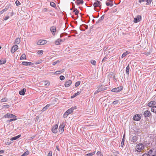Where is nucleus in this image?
<instances>
[{
	"label": "nucleus",
	"instance_id": "nucleus-57",
	"mask_svg": "<svg viewBox=\"0 0 156 156\" xmlns=\"http://www.w3.org/2000/svg\"><path fill=\"white\" fill-rule=\"evenodd\" d=\"M75 12V14L76 15H77L78 14V13H79V11L77 10Z\"/></svg>",
	"mask_w": 156,
	"mask_h": 156
},
{
	"label": "nucleus",
	"instance_id": "nucleus-3",
	"mask_svg": "<svg viewBox=\"0 0 156 156\" xmlns=\"http://www.w3.org/2000/svg\"><path fill=\"white\" fill-rule=\"evenodd\" d=\"M47 41L43 39H40L37 42V44L39 45H42L46 44L47 43Z\"/></svg>",
	"mask_w": 156,
	"mask_h": 156
},
{
	"label": "nucleus",
	"instance_id": "nucleus-56",
	"mask_svg": "<svg viewBox=\"0 0 156 156\" xmlns=\"http://www.w3.org/2000/svg\"><path fill=\"white\" fill-rule=\"evenodd\" d=\"M48 10V9L47 8H45L44 10L43 11L44 12H47Z\"/></svg>",
	"mask_w": 156,
	"mask_h": 156
},
{
	"label": "nucleus",
	"instance_id": "nucleus-60",
	"mask_svg": "<svg viewBox=\"0 0 156 156\" xmlns=\"http://www.w3.org/2000/svg\"><path fill=\"white\" fill-rule=\"evenodd\" d=\"M77 10V9H74L73 10V11L74 12H76V11Z\"/></svg>",
	"mask_w": 156,
	"mask_h": 156
},
{
	"label": "nucleus",
	"instance_id": "nucleus-15",
	"mask_svg": "<svg viewBox=\"0 0 156 156\" xmlns=\"http://www.w3.org/2000/svg\"><path fill=\"white\" fill-rule=\"evenodd\" d=\"M137 140V137L136 136H134L132 137L131 141L132 144L136 142Z\"/></svg>",
	"mask_w": 156,
	"mask_h": 156
},
{
	"label": "nucleus",
	"instance_id": "nucleus-36",
	"mask_svg": "<svg viewBox=\"0 0 156 156\" xmlns=\"http://www.w3.org/2000/svg\"><path fill=\"white\" fill-rule=\"evenodd\" d=\"M91 63L92 64L95 66L96 65V61L94 60H92L90 61Z\"/></svg>",
	"mask_w": 156,
	"mask_h": 156
},
{
	"label": "nucleus",
	"instance_id": "nucleus-20",
	"mask_svg": "<svg viewBox=\"0 0 156 156\" xmlns=\"http://www.w3.org/2000/svg\"><path fill=\"white\" fill-rule=\"evenodd\" d=\"M64 71L65 70L64 69H62L61 70L57 71H56L54 73V74L55 75L63 73Z\"/></svg>",
	"mask_w": 156,
	"mask_h": 156
},
{
	"label": "nucleus",
	"instance_id": "nucleus-59",
	"mask_svg": "<svg viewBox=\"0 0 156 156\" xmlns=\"http://www.w3.org/2000/svg\"><path fill=\"white\" fill-rule=\"evenodd\" d=\"M97 154L98 155L100 154H101V152L100 151H98L97 153Z\"/></svg>",
	"mask_w": 156,
	"mask_h": 156
},
{
	"label": "nucleus",
	"instance_id": "nucleus-55",
	"mask_svg": "<svg viewBox=\"0 0 156 156\" xmlns=\"http://www.w3.org/2000/svg\"><path fill=\"white\" fill-rule=\"evenodd\" d=\"M146 0H139V2L140 3H141L142 2H144Z\"/></svg>",
	"mask_w": 156,
	"mask_h": 156
},
{
	"label": "nucleus",
	"instance_id": "nucleus-19",
	"mask_svg": "<svg viewBox=\"0 0 156 156\" xmlns=\"http://www.w3.org/2000/svg\"><path fill=\"white\" fill-rule=\"evenodd\" d=\"M62 41V40L61 39H58L55 41V44L56 45H59L60 44V42Z\"/></svg>",
	"mask_w": 156,
	"mask_h": 156
},
{
	"label": "nucleus",
	"instance_id": "nucleus-62",
	"mask_svg": "<svg viewBox=\"0 0 156 156\" xmlns=\"http://www.w3.org/2000/svg\"><path fill=\"white\" fill-rule=\"evenodd\" d=\"M152 151H151V150H150L149 151V154H151V152H152Z\"/></svg>",
	"mask_w": 156,
	"mask_h": 156
},
{
	"label": "nucleus",
	"instance_id": "nucleus-35",
	"mask_svg": "<svg viewBox=\"0 0 156 156\" xmlns=\"http://www.w3.org/2000/svg\"><path fill=\"white\" fill-rule=\"evenodd\" d=\"M8 101V99L6 98H4L1 100V101L2 102H6Z\"/></svg>",
	"mask_w": 156,
	"mask_h": 156
},
{
	"label": "nucleus",
	"instance_id": "nucleus-46",
	"mask_svg": "<svg viewBox=\"0 0 156 156\" xmlns=\"http://www.w3.org/2000/svg\"><path fill=\"white\" fill-rule=\"evenodd\" d=\"M9 18V16H6L4 18V20H8Z\"/></svg>",
	"mask_w": 156,
	"mask_h": 156
},
{
	"label": "nucleus",
	"instance_id": "nucleus-29",
	"mask_svg": "<svg viewBox=\"0 0 156 156\" xmlns=\"http://www.w3.org/2000/svg\"><path fill=\"white\" fill-rule=\"evenodd\" d=\"M26 59V56L25 54H23L20 58V59Z\"/></svg>",
	"mask_w": 156,
	"mask_h": 156
},
{
	"label": "nucleus",
	"instance_id": "nucleus-50",
	"mask_svg": "<svg viewBox=\"0 0 156 156\" xmlns=\"http://www.w3.org/2000/svg\"><path fill=\"white\" fill-rule=\"evenodd\" d=\"M4 107H5L7 108H9V105H5L3 106Z\"/></svg>",
	"mask_w": 156,
	"mask_h": 156
},
{
	"label": "nucleus",
	"instance_id": "nucleus-33",
	"mask_svg": "<svg viewBox=\"0 0 156 156\" xmlns=\"http://www.w3.org/2000/svg\"><path fill=\"white\" fill-rule=\"evenodd\" d=\"M95 153V152H94L92 153H90L88 154L85 155V156H93Z\"/></svg>",
	"mask_w": 156,
	"mask_h": 156
},
{
	"label": "nucleus",
	"instance_id": "nucleus-48",
	"mask_svg": "<svg viewBox=\"0 0 156 156\" xmlns=\"http://www.w3.org/2000/svg\"><path fill=\"white\" fill-rule=\"evenodd\" d=\"M17 119L16 118H15V119H10L9 120V122H11L12 121H15V120H16Z\"/></svg>",
	"mask_w": 156,
	"mask_h": 156
},
{
	"label": "nucleus",
	"instance_id": "nucleus-28",
	"mask_svg": "<svg viewBox=\"0 0 156 156\" xmlns=\"http://www.w3.org/2000/svg\"><path fill=\"white\" fill-rule=\"evenodd\" d=\"M129 65H128L126 68V73L128 75L129 73Z\"/></svg>",
	"mask_w": 156,
	"mask_h": 156
},
{
	"label": "nucleus",
	"instance_id": "nucleus-32",
	"mask_svg": "<svg viewBox=\"0 0 156 156\" xmlns=\"http://www.w3.org/2000/svg\"><path fill=\"white\" fill-rule=\"evenodd\" d=\"M43 53V51L42 50H39L37 52V54L38 55H42Z\"/></svg>",
	"mask_w": 156,
	"mask_h": 156
},
{
	"label": "nucleus",
	"instance_id": "nucleus-64",
	"mask_svg": "<svg viewBox=\"0 0 156 156\" xmlns=\"http://www.w3.org/2000/svg\"><path fill=\"white\" fill-rule=\"evenodd\" d=\"M56 148H57V149L58 151H59V149L58 148V146H57V147H56Z\"/></svg>",
	"mask_w": 156,
	"mask_h": 156
},
{
	"label": "nucleus",
	"instance_id": "nucleus-17",
	"mask_svg": "<svg viewBox=\"0 0 156 156\" xmlns=\"http://www.w3.org/2000/svg\"><path fill=\"white\" fill-rule=\"evenodd\" d=\"M22 64L24 66H30L33 64V63L27 62H22Z\"/></svg>",
	"mask_w": 156,
	"mask_h": 156
},
{
	"label": "nucleus",
	"instance_id": "nucleus-42",
	"mask_svg": "<svg viewBox=\"0 0 156 156\" xmlns=\"http://www.w3.org/2000/svg\"><path fill=\"white\" fill-rule=\"evenodd\" d=\"M153 0H147V3H146V5H148L149 4H150L151 2H152V1Z\"/></svg>",
	"mask_w": 156,
	"mask_h": 156
},
{
	"label": "nucleus",
	"instance_id": "nucleus-31",
	"mask_svg": "<svg viewBox=\"0 0 156 156\" xmlns=\"http://www.w3.org/2000/svg\"><path fill=\"white\" fill-rule=\"evenodd\" d=\"M6 62V60L5 59L1 60H0V64L2 65L5 64Z\"/></svg>",
	"mask_w": 156,
	"mask_h": 156
},
{
	"label": "nucleus",
	"instance_id": "nucleus-40",
	"mask_svg": "<svg viewBox=\"0 0 156 156\" xmlns=\"http://www.w3.org/2000/svg\"><path fill=\"white\" fill-rule=\"evenodd\" d=\"M15 3L17 6H19L21 4L20 2L18 0H16V1L15 2Z\"/></svg>",
	"mask_w": 156,
	"mask_h": 156
},
{
	"label": "nucleus",
	"instance_id": "nucleus-18",
	"mask_svg": "<svg viewBox=\"0 0 156 156\" xmlns=\"http://www.w3.org/2000/svg\"><path fill=\"white\" fill-rule=\"evenodd\" d=\"M150 115L151 112L147 110L144 112V115L145 117H149Z\"/></svg>",
	"mask_w": 156,
	"mask_h": 156
},
{
	"label": "nucleus",
	"instance_id": "nucleus-4",
	"mask_svg": "<svg viewBox=\"0 0 156 156\" xmlns=\"http://www.w3.org/2000/svg\"><path fill=\"white\" fill-rule=\"evenodd\" d=\"M65 126V125L63 123H62L59 126L58 128L59 132L61 133H63L64 131V128Z\"/></svg>",
	"mask_w": 156,
	"mask_h": 156
},
{
	"label": "nucleus",
	"instance_id": "nucleus-27",
	"mask_svg": "<svg viewBox=\"0 0 156 156\" xmlns=\"http://www.w3.org/2000/svg\"><path fill=\"white\" fill-rule=\"evenodd\" d=\"M130 52L128 51H126V52H124L122 55V58H123L125 56H126L127 54H128L129 53H130Z\"/></svg>",
	"mask_w": 156,
	"mask_h": 156
},
{
	"label": "nucleus",
	"instance_id": "nucleus-10",
	"mask_svg": "<svg viewBox=\"0 0 156 156\" xmlns=\"http://www.w3.org/2000/svg\"><path fill=\"white\" fill-rule=\"evenodd\" d=\"M18 48V46L17 45H13L11 49V53H13L15 52Z\"/></svg>",
	"mask_w": 156,
	"mask_h": 156
},
{
	"label": "nucleus",
	"instance_id": "nucleus-41",
	"mask_svg": "<svg viewBox=\"0 0 156 156\" xmlns=\"http://www.w3.org/2000/svg\"><path fill=\"white\" fill-rule=\"evenodd\" d=\"M80 81H77L75 83V86L77 87L79 86L80 84Z\"/></svg>",
	"mask_w": 156,
	"mask_h": 156
},
{
	"label": "nucleus",
	"instance_id": "nucleus-9",
	"mask_svg": "<svg viewBox=\"0 0 156 156\" xmlns=\"http://www.w3.org/2000/svg\"><path fill=\"white\" fill-rule=\"evenodd\" d=\"M141 16L140 15H137L136 17L133 20V22L135 23H137L140 21Z\"/></svg>",
	"mask_w": 156,
	"mask_h": 156
},
{
	"label": "nucleus",
	"instance_id": "nucleus-34",
	"mask_svg": "<svg viewBox=\"0 0 156 156\" xmlns=\"http://www.w3.org/2000/svg\"><path fill=\"white\" fill-rule=\"evenodd\" d=\"M152 112H156V106H153L151 108Z\"/></svg>",
	"mask_w": 156,
	"mask_h": 156
},
{
	"label": "nucleus",
	"instance_id": "nucleus-16",
	"mask_svg": "<svg viewBox=\"0 0 156 156\" xmlns=\"http://www.w3.org/2000/svg\"><path fill=\"white\" fill-rule=\"evenodd\" d=\"M156 104V102L154 101H151L149 102L148 104V106L149 107L154 106V105Z\"/></svg>",
	"mask_w": 156,
	"mask_h": 156
},
{
	"label": "nucleus",
	"instance_id": "nucleus-44",
	"mask_svg": "<svg viewBox=\"0 0 156 156\" xmlns=\"http://www.w3.org/2000/svg\"><path fill=\"white\" fill-rule=\"evenodd\" d=\"M60 62V61H59V60H58V61H56L54 62H53L52 65H54L56 64L57 63H59Z\"/></svg>",
	"mask_w": 156,
	"mask_h": 156
},
{
	"label": "nucleus",
	"instance_id": "nucleus-47",
	"mask_svg": "<svg viewBox=\"0 0 156 156\" xmlns=\"http://www.w3.org/2000/svg\"><path fill=\"white\" fill-rule=\"evenodd\" d=\"M118 103V101L117 100V101H114L112 103L114 105H116V104H117Z\"/></svg>",
	"mask_w": 156,
	"mask_h": 156
},
{
	"label": "nucleus",
	"instance_id": "nucleus-6",
	"mask_svg": "<svg viewBox=\"0 0 156 156\" xmlns=\"http://www.w3.org/2000/svg\"><path fill=\"white\" fill-rule=\"evenodd\" d=\"M122 86H120L116 88L112 89L111 90V91L113 92H119L122 90Z\"/></svg>",
	"mask_w": 156,
	"mask_h": 156
},
{
	"label": "nucleus",
	"instance_id": "nucleus-14",
	"mask_svg": "<svg viewBox=\"0 0 156 156\" xmlns=\"http://www.w3.org/2000/svg\"><path fill=\"white\" fill-rule=\"evenodd\" d=\"M140 119V116L139 115L137 114L135 115L133 117L134 120L136 121H138Z\"/></svg>",
	"mask_w": 156,
	"mask_h": 156
},
{
	"label": "nucleus",
	"instance_id": "nucleus-58",
	"mask_svg": "<svg viewBox=\"0 0 156 156\" xmlns=\"http://www.w3.org/2000/svg\"><path fill=\"white\" fill-rule=\"evenodd\" d=\"M4 150H1L0 151V154H2L4 153Z\"/></svg>",
	"mask_w": 156,
	"mask_h": 156
},
{
	"label": "nucleus",
	"instance_id": "nucleus-23",
	"mask_svg": "<svg viewBox=\"0 0 156 156\" xmlns=\"http://www.w3.org/2000/svg\"><path fill=\"white\" fill-rule=\"evenodd\" d=\"M44 85L46 87H48L50 85V83L48 80H45L44 81Z\"/></svg>",
	"mask_w": 156,
	"mask_h": 156
},
{
	"label": "nucleus",
	"instance_id": "nucleus-53",
	"mask_svg": "<svg viewBox=\"0 0 156 156\" xmlns=\"http://www.w3.org/2000/svg\"><path fill=\"white\" fill-rule=\"evenodd\" d=\"M142 156H150L149 155L147 154H144Z\"/></svg>",
	"mask_w": 156,
	"mask_h": 156
},
{
	"label": "nucleus",
	"instance_id": "nucleus-25",
	"mask_svg": "<svg viewBox=\"0 0 156 156\" xmlns=\"http://www.w3.org/2000/svg\"><path fill=\"white\" fill-rule=\"evenodd\" d=\"M50 106V105L49 104H47L42 109V112H44L47 109H48Z\"/></svg>",
	"mask_w": 156,
	"mask_h": 156
},
{
	"label": "nucleus",
	"instance_id": "nucleus-39",
	"mask_svg": "<svg viewBox=\"0 0 156 156\" xmlns=\"http://www.w3.org/2000/svg\"><path fill=\"white\" fill-rule=\"evenodd\" d=\"M50 5L53 7H55L56 6V5L55 3L53 2H51L50 3Z\"/></svg>",
	"mask_w": 156,
	"mask_h": 156
},
{
	"label": "nucleus",
	"instance_id": "nucleus-1",
	"mask_svg": "<svg viewBox=\"0 0 156 156\" xmlns=\"http://www.w3.org/2000/svg\"><path fill=\"white\" fill-rule=\"evenodd\" d=\"M76 107H74L68 109L64 113L63 116V117L65 118H66L69 115L73 112V111L75 109H76Z\"/></svg>",
	"mask_w": 156,
	"mask_h": 156
},
{
	"label": "nucleus",
	"instance_id": "nucleus-22",
	"mask_svg": "<svg viewBox=\"0 0 156 156\" xmlns=\"http://www.w3.org/2000/svg\"><path fill=\"white\" fill-rule=\"evenodd\" d=\"M20 39L19 37H18L15 40L14 44H19L20 42Z\"/></svg>",
	"mask_w": 156,
	"mask_h": 156
},
{
	"label": "nucleus",
	"instance_id": "nucleus-21",
	"mask_svg": "<svg viewBox=\"0 0 156 156\" xmlns=\"http://www.w3.org/2000/svg\"><path fill=\"white\" fill-rule=\"evenodd\" d=\"M26 91V89L25 88L21 90L19 92L20 94L22 95H23L25 94V93Z\"/></svg>",
	"mask_w": 156,
	"mask_h": 156
},
{
	"label": "nucleus",
	"instance_id": "nucleus-8",
	"mask_svg": "<svg viewBox=\"0 0 156 156\" xmlns=\"http://www.w3.org/2000/svg\"><path fill=\"white\" fill-rule=\"evenodd\" d=\"M72 83V81L70 80H67L65 83V86L66 87H69Z\"/></svg>",
	"mask_w": 156,
	"mask_h": 156
},
{
	"label": "nucleus",
	"instance_id": "nucleus-38",
	"mask_svg": "<svg viewBox=\"0 0 156 156\" xmlns=\"http://www.w3.org/2000/svg\"><path fill=\"white\" fill-rule=\"evenodd\" d=\"M29 154V151H27L24 152L21 156H26L28 155Z\"/></svg>",
	"mask_w": 156,
	"mask_h": 156
},
{
	"label": "nucleus",
	"instance_id": "nucleus-7",
	"mask_svg": "<svg viewBox=\"0 0 156 156\" xmlns=\"http://www.w3.org/2000/svg\"><path fill=\"white\" fill-rule=\"evenodd\" d=\"M58 125L57 124H55L52 127L51 129L52 132L54 133H56L58 132Z\"/></svg>",
	"mask_w": 156,
	"mask_h": 156
},
{
	"label": "nucleus",
	"instance_id": "nucleus-52",
	"mask_svg": "<svg viewBox=\"0 0 156 156\" xmlns=\"http://www.w3.org/2000/svg\"><path fill=\"white\" fill-rule=\"evenodd\" d=\"M100 92V91H99V90L98 89L97 90H96L95 92L94 93V94H96L98 93V92Z\"/></svg>",
	"mask_w": 156,
	"mask_h": 156
},
{
	"label": "nucleus",
	"instance_id": "nucleus-13",
	"mask_svg": "<svg viewBox=\"0 0 156 156\" xmlns=\"http://www.w3.org/2000/svg\"><path fill=\"white\" fill-rule=\"evenodd\" d=\"M50 30L51 31L53 35H55V33L56 31V28L55 26L51 27L50 28Z\"/></svg>",
	"mask_w": 156,
	"mask_h": 156
},
{
	"label": "nucleus",
	"instance_id": "nucleus-54",
	"mask_svg": "<svg viewBox=\"0 0 156 156\" xmlns=\"http://www.w3.org/2000/svg\"><path fill=\"white\" fill-rule=\"evenodd\" d=\"M124 145V142L123 141V140H122V141L121 142V145L122 147H123V145Z\"/></svg>",
	"mask_w": 156,
	"mask_h": 156
},
{
	"label": "nucleus",
	"instance_id": "nucleus-5",
	"mask_svg": "<svg viewBox=\"0 0 156 156\" xmlns=\"http://www.w3.org/2000/svg\"><path fill=\"white\" fill-rule=\"evenodd\" d=\"M4 117L5 118L8 119H10L11 118H14L16 117V115L10 113H7L6 114L4 115Z\"/></svg>",
	"mask_w": 156,
	"mask_h": 156
},
{
	"label": "nucleus",
	"instance_id": "nucleus-11",
	"mask_svg": "<svg viewBox=\"0 0 156 156\" xmlns=\"http://www.w3.org/2000/svg\"><path fill=\"white\" fill-rule=\"evenodd\" d=\"M106 5L108 6L112 7L113 5V1L112 0H108L106 2Z\"/></svg>",
	"mask_w": 156,
	"mask_h": 156
},
{
	"label": "nucleus",
	"instance_id": "nucleus-30",
	"mask_svg": "<svg viewBox=\"0 0 156 156\" xmlns=\"http://www.w3.org/2000/svg\"><path fill=\"white\" fill-rule=\"evenodd\" d=\"M76 2L77 4H83V0H77Z\"/></svg>",
	"mask_w": 156,
	"mask_h": 156
},
{
	"label": "nucleus",
	"instance_id": "nucleus-43",
	"mask_svg": "<svg viewBox=\"0 0 156 156\" xmlns=\"http://www.w3.org/2000/svg\"><path fill=\"white\" fill-rule=\"evenodd\" d=\"M59 78H60V79L61 80H65V77L63 76H60V77H59Z\"/></svg>",
	"mask_w": 156,
	"mask_h": 156
},
{
	"label": "nucleus",
	"instance_id": "nucleus-2",
	"mask_svg": "<svg viewBox=\"0 0 156 156\" xmlns=\"http://www.w3.org/2000/svg\"><path fill=\"white\" fill-rule=\"evenodd\" d=\"M144 148V145L142 144H137L136 146V151L138 152H141Z\"/></svg>",
	"mask_w": 156,
	"mask_h": 156
},
{
	"label": "nucleus",
	"instance_id": "nucleus-24",
	"mask_svg": "<svg viewBox=\"0 0 156 156\" xmlns=\"http://www.w3.org/2000/svg\"><path fill=\"white\" fill-rule=\"evenodd\" d=\"M20 136H21V135H19L16 136H15V137H13L12 138H11L10 139V140H16L17 139L19 138H20Z\"/></svg>",
	"mask_w": 156,
	"mask_h": 156
},
{
	"label": "nucleus",
	"instance_id": "nucleus-61",
	"mask_svg": "<svg viewBox=\"0 0 156 156\" xmlns=\"http://www.w3.org/2000/svg\"><path fill=\"white\" fill-rule=\"evenodd\" d=\"M75 97V96L74 95H73V96H71V98H74Z\"/></svg>",
	"mask_w": 156,
	"mask_h": 156
},
{
	"label": "nucleus",
	"instance_id": "nucleus-51",
	"mask_svg": "<svg viewBox=\"0 0 156 156\" xmlns=\"http://www.w3.org/2000/svg\"><path fill=\"white\" fill-rule=\"evenodd\" d=\"M104 16H102L100 18L99 20H101L104 19Z\"/></svg>",
	"mask_w": 156,
	"mask_h": 156
},
{
	"label": "nucleus",
	"instance_id": "nucleus-63",
	"mask_svg": "<svg viewBox=\"0 0 156 156\" xmlns=\"http://www.w3.org/2000/svg\"><path fill=\"white\" fill-rule=\"evenodd\" d=\"M13 15V13L12 12L11 13V16H12Z\"/></svg>",
	"mask_w": 156,
	"mask_h": 156
},
{
	"label": "nucleus",
	"instance_id": "nucleus-12",
	"mask_svg": "<svg viewBox=\"0 0 156 156\" xmlns=\"http://www.w3.org/2000/svg\"><path fill=\"white\" fill-rule=\"evenodd\" d=\"M101 2L98 1H97L96 2L94 3L93 5L94 7H99L101 6Z\"/></svg>",
	"mask_w": 156,
	"mask_h": 156
},
{
	"label": "nucleus",
	"instance_id": "nucleus-26",
	"mask_svg": "<svg viewBox=\"0 0 156 156\" xmlns=\"http://www.w3.org/2000/svg\"><path fill=\"white\" fill-rule=\"evenodd\" d=\"M102 86H101L100 87H99V88L98 89L99 90V91L100 92L101 91H102L105 90L107 89V88L106 87H102Z\"/></svg>",
	"mask_w": 156,
	"mask_h": 156
},
{
	"label": "nucleus",
	"instance_id": "nucleus-37",
	"mask_svg": "<svg viewBox=\"0 0 156 156\" xmlns=\"http://www.w3.org/2000/svg\"><path fill=\"white\" fill-rule=\"evenodd\" d=\"M7 9H8L7 8H5L4 9H3L2 11H0V15L2 14L3 12L6 11Z\"/></svg>",
	"mask_w": 156,
	"mask_h": 156
},
{
	"label": "nucleus",
	"instance_id": "nucleus-49",
	"mask_svg": "<svg viewBox=\"0 0 156 156\" xmlns=\"http://www.w3.org/2000/svg\"><path fill=\"white\" fill-rule=\"evenodd\" d=\"M80 92H77V93H76L74 95L76 97V96H77V95H79L80 94Z\"/></svg>",
	"mask_w": 156,
	"mask_h": 156
},
{
	"label": "nucleus",
	"instance_id": "nucleus-45",
	"mask_svg": "<svg viewBox=\"0 0 156 156\" xmlns=\"http://www.w3.org/2000/svg\"><path fill=\"white\" fill-rule=\"evenodd\" d=\"M47 156H52V151H49L48 154Z\"/></svg>",
	"mask_w": 156,
	"mask_h": 156
}]
</instances>
